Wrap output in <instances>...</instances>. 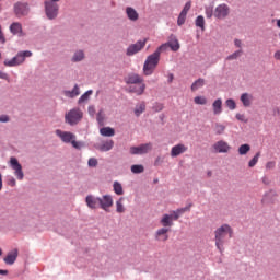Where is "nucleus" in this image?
Returning a JSON list of instances; mask_svg holds the SVG:
<instances>
[{
	"mask_svg": "<svg viewBox=\"0 0 280 280\" xmlns=\"http://www.w3.org/2000/svg\"><path fill=\"white\" fill-rule=\"evenodd\" d=\"M212 148L214 152H218L219 154H226V152H230L231 150V145L224 140L217 141Z\"/></svg>",
	"mask_w": 280,
	"mask_h": 280,
	"instance_id": "8",
	"label": "nucleus"
},
{
	"mask_svg": "<svg viewBox=\"0 0 280 280\" xmlns=\"http://www.w3.org/2000/svg\"><path fill=\"white\" fill-rule=\"evenodd\" d=\"M167 233H170V229L168 228L159 229L155 232V240L158 242H167L170 240V235Z\"/></svg>",
	"mask_w": 280,
	"mask_h": 280,
	"instance_id": "11",
	"label": "nucleus"
},
{
	"mask_svg": "<svg viewBox=\"0 0 280 280\" xmlns=\"http://www.w3.org/2000/svg\"><path fill=\"white\" fill-rule=\"evenodd\" d=\"M45 10H46L47 19H50V21L56 19V16H58V3L46 1Z\"/></svg>",
	"mask_w": 280,
	"mask_h": 280,
	"instance_id": "6",
	"label": "nucleus"
},
{
	"mask_svg": "<svg viewBox=\"0 0 280 280\" xmlns=\"http://www.w3.org/2000/svg\"><path fill=\"white\" fill-rule=\"evenodd\" d=\"M187 19V14L180 13L177 20V25H185V20Z\"/></svg>",
	"mask_w": 280,
	"mask_h": 280,
	"instance_id": "45",
	"label": "nucleus"
},
{
	"mask_svg": "<svg viewBox=\"0 0 280 280\" xmlns=\"http://www.w3.org/2000/svg\"><path fill=\"white\" fill-rule=\"evenodd\" d=\"M173 81H174V74H170L168 82H173Z\"/></svg>",
	"mask_w": 280,
	"mask_h": 280,
	"instance_id": "62",
	"label": "nucleus"
},
{
	"mask_svg": "<svg viewBox=\"0 0 280 280\" xmlns=\"http://www.w3.org/2000/svg\"><path fill=\"white\" fill-rule=\"evenodd\" d=\"M82 117H84V114L79 108H74L71 110V125L78 124L82 120Z\"/></svg>",
	"mask_w": 280,
	"mask_h": 280,
	"instance_id": "16",
	"label": "nucleus"
},
{
	"mask_svg": "<svg viewBox=\"0 0 280 280\" xmlns=\"http://www.w3.org/2000/svg\"><path fill=\"white\" fill-rule=\"evenodd\" d=\"M195 104L205 106V104H207V98H205V96H197L195 97Z\"/></svg>",
	"mask_w": 280,
	"mask_h": 280,
	"instance_id": "43",
	"label": "nucleus"
},
{
	"mask_svg": "<svg viewBox=\"0 0 280 280\" xmlns=\"http://www.w3.org/2000/svg\"><path fill=\"white\" fill-rule=\"evenodd\" d=\"M0 79L1 80H8V73L0 71Z\"/></svg>",
	"mask_w": 280,
	"mask_h": 280,
	"instance_id": "57",
	"label": "nucleus"
},
{
	"mask_svg": "<svg viewBox=\"0 0 280 280\" xmlns=\"http://www.w3.org/2000/svg\"><path fill=\"white\" fill-rule=\"evenodd\" d=\"M188 148L185 144L183 143L176 144L171 149V156L175 159L176 156H180V154H185Z\"/></svg>",
	"mask_w": 280,
	"mask_h": 280,
	"instance_id": "12",
	"label": "nucleus"
},
{
	"mask_svg": "<svg viewBox=\"0 0 280 280\" xmlns=\"http://www.w3.org/2000/svg\"><path fill=\"white\" fill-rule=\"evenodd\" d=\"M131 172L132 174H143V172H145V167L141 164H135L131 165Z\"/></svg>",
	"mask_w": 280,
	"mask_h": 280,
	"instance_id": "30",
	"label": "nucleus"
},
{
	"mask_svg": "<svg viewBox=\"0 0 280 280\" xmlns=\"http://www.w3.org/2000/svg\"><path fill=\"white\" fill-rule=\"evenodd\" d=\"M55 132L63 143H71V132L62 131L60 129H57Z\"/></svg>",
	"mask_w": 280,
	"mask_h": 280,
	"instance_id": "20",
	"label": "nucleus"
},
{
	"mask_svg": "<svg viewBox=\"0 0 280 280\" xmlns=\"http://www.w3.org/2000/svg\"><path fill=\"white\" fill-rule=\"evenodd\" d=\"M161 163H163V160H161V156H158L155 159L154 165H161Z\"/></svg>",
	"mask_w": 280,
	"mask_h": 280,
	"instance_id": "58",
	"label": "nucleus"
},
{
	"mask_svg": "<svg viewBox=\"0 0 280 280\" xmlns=\"http://www.w3.org/2000/svg\"><path fill=\"white\" fill-rule=\"evenodd\" d=\"M145 113V104L141 103L135 108V115L136 117H139L141 114Z\"/></svg>",
	"mask_w": 280,
	"mask_h": 280,
	"instance_id": "35",
	"label": "nucleus"
},
{
	"mask_svg": "<svg viewBox=\"0 0 280 280\" xmlns=\"http://www.w3.org/2000/svg\"><path fill=\"white\" fill-rule=\"evenodd\" d=\"M145 43H148V39L138 40L136 44H131L127 48V56H135V54H139V51L145 47Z\"/></svg>",
	"mask_w": 280,
	"mask_h": 280,
	"instance_id": "7",
	"label": "nucleus"
},
{
	"mask_svg": "<svg viewBox=\"0 0 280 280\" xmlns=\"http://www.w3.org/2000/svg\"><path fill=\"white\" fill-rule=\"evenodd\" d=\"M115 145V142L113 140H107L103 142V144L100 147L101 152H109V150H113Z\"/></svg>",
	"mask_w": 280,
	"mask_h": 280,
	"instance_id": "26",
	"label": "nucleus"
},
{
	"mask_svg": "<svg viewBox=\"0 0 280 280\" xmlns=\"http://www.w3.org/2000/svg\"><path fill=\"white\" fill-rule=\"evenodd\" d=\"M126 83L127 84H142L143 83V79L139 74H130L127 78Z\"/></svg>",
	"mask_w": 280,
	"mask_h": 280,
	"instance_id": "21",
	"label": "nucleus"
},
{
	"mask_svg": "<svg viewBox=\"0 0 280 280\" xmlns=\"http://www.w3.org/2000/svg\"><path fill=\"white\" fill-rule=\"evenodd\" d=\"M248 152H250V145L249 144H242L238 148V154H241V156H244V154H248Z\"/></svg>",
	"mask_w": 280,
	"mask_h": 280,
	"instance_id": "34",
	"label": "nucleus"
},
{
	"mask_svg": "<svg viewBox=\"0 0 280 280\" xmlns=\"http://www.w3.org/2000/svg\"><path fill=\"white\" fill-rule=\"evenodd\" d=\"M226 237L230 240L233 237V228H231V225L223 224L214 231V242L219 253H224V243L226 242Z\"/></svg>",
	"mask_w": 280,
	"mask_h": 280,
	"instance_id": "1",
	"label": "nucleus"
},
{
	"mask_svg": "<svg viewBox=\"0 0 280 280\" xmlns=\"http://www.w3.org/2000/svg\"><path fill=\"white\" fill-rule=\"evenodd\" d=\"M85 202L90 209H97L100 207V197L88 196Z\"/></svg>",
	"mask_w": 280,
	"mask_h": 280,
	"instance_id": "19",
	"label": "nucleus"
},
{
	"mask_svg": "<svg viewBox=\"0 0 280 280\" xmlns=\"http://www.w3.org/2000/svg\"><path fill=\"white\" fill-rule=\"evenodd\" d=\"M124 197H120L119 200L116 201V211L117 213H125L126 207H124Z\"/></svg>",
	"mask_w": 280,
	"mask_h": 280,
	"instance_id": "27",
	"label": "nucleus"
},
{
	"mask_svg": "<svg viewBox=\"0 0 280 280\" xmlns=\"http://www.w3.org/2000/svg\"><path fill=\"white\" fill-rule=\"evenodd\" d=\"M3 189V176L0 173V191Z\"/></svg>",
	"mask_w": 280,
	"mask_h": 280,
	"instance_id": "61",
	"label": "nucleus"
},
{
	"mask_svg": "<svg viewBox=\"0 0 280 280\" xmlns=\"http://www.w3.org/2000/svg\"><path fill=\"white\" fill-rule=\"evenodd\" d=\"M71 145L75 148V150H82L84 148V142L75 141V136L71 135Z\"/></svg>",
	"mask_w": 280,
	"mask_h": 280,
	"instance_id": "33",
	"label": "nucleus"
},
{
	"mask_svg": "<svg viewBox=\"0 0 280 280\" xmlns=\"http://www.w3.org/2000/svg\"><path fill=\"white\" fill-rule=\"evenodd\" d=\"M160 224H162V226H164V229L174 226V215L172 214H164L160 221Z\"/></svg>",
	"mask_w": 280,
	"mask_h": 280,
	"instance_id": "17",
	"label": "nucleus"
},
{
	"mask_svg": "<svg viewBox=\"0 0 280 280\" xmlns=\"http://www.w3.org/2000/svg\"><path fill=\"white\" fill-rule=\"evenodd\" d=\"M213 114L220 115L222 113V98H218L212 104Z\"/></svg>",
	"mask_w": 280,
	"mask_h": 280,
	"instance_id": "24",
	"label": "nucleus"
},
{
	"mask_svg": "<svg viewBox=\"0 0 280 280\" xmlns=\"http://www.w3.org/2000/svg\"><path fill=\"white\" fill-rule=\"evenodd\" d=\"M72 97H78L80 95V88L78 85H74L73 90L71 91Z\"/></svg>",
	"mask_w": 280,
	"mask_h": 280,
	"instance_id": "51",
	"label": "nucleus"
},
{
	"mask_svg": "<svg viewBox=\"0 0 280 280\" xmlns=\"http://www.w3.org/2000/svg\"><path fill=\"white\" fill-rule=\"evenodd\" d=\"M153 144L152 142H148L144 144H140L138 147H131L129 149L130 154H148V152H152Z\"/></svg>",
	"mask_w": 280,
	"mask_h": 280,
	"instance_id": "5",
	"label": "nucleus"
},
{
	"mask_svg": "<svg viewBox=\"0 0 280 280\" xmlns=\"http://www.w3.org/2000/svg\"><path fill=\"white\" fill-rule=\"evenodd\" d=\"M172 215H173V220H178V218H180L178 210L173 211Z\"/></svg>",
	"mask_w": 280,
	"mask_h": 280,
	"instance_id": "55",
	"label": "nucleus"
},
{
	"mask_svg": "<svg viewBox=\"0 0 280 280\" xmlns=\"http://www.w3.org/2000/svg\"><path fill=\"white\" fill-rule=\"evenodd\" d=\"M11 168L14 171V175L18 180H23L25 178V174L23 173V166L19 163V160L14 156L10 158Z\"/></svg>",
	"mask_w": 280,
	"mask_h": 280,
	"instance_id": "4",
	"label": "nucleus"
},
{
	"mask_svg": "<svg viewBox=\"0 0 280 280\" xmlns=\"http://www.w3.org/2000/svg\"><path fill=\"white\" fill-rule=\"evenodd\" d=\"M66 121H67V124H71V112H68L66 114Z\"/></svg>",
	"mask_w": 280,
	"mask_h": 280,
	"instance_id": "56",
	"label": "nucleus"
},
{
	"mask_svg": "<svg viewBox=\"0 0 280 280\" xmlns=\"http://www.w3.org/2000/svg\"><path fill=\"white\" fill-rule=\"evenodd\" d=\"M236 119L238 121H243L244 124L248 122V119H246V116L244 114H236Z\"/></svg>",
	"mask_w": 280,
	"mask_h": 280,
	"instance_id": "48",
	"label": "nucleus"
},
{
	"mask_svg": "<svg viewBox=\"0 0 280 280\" xmlns=\"http://www.w3.org/2000/svg\"><path fill=\"white\" fill-rule=\"evenodd\" d=\"M187 211H191V205L177 209V212H179V215H183V213H187Z\"/></svg>",
	"mask_w": 280,
	"mask_h": 280,
	"instance_id": "46",
	"label": "nucleus"
},
{
	"mask_svg": "<svg viewBox=\"0 0 280 280\" xmlns=\"http://www.w3.org/2000/svg\"><path fill=\"white\" fill-rule=\"evenodd\" d=\"M214 16L215 19H225V16H229V7L226 4L217 7L214 10Z\"/></svg>",
	"mask_w": 280,
	"mask_h": 280,
	"instance_id": "13",
	"label": "nucleus"
},
{
	"mask_svg": "<svg viewBox=\"0 0 280 280\" xmlns=\"http://www.w3.org/2000/svg\"><path fill=\"white\" fill-rule=\"evenodd\" d=\"M168 47L172 49V51H178L180 49V44L178 43V39L174 38L171 39L168 43H166Z\"/></svg>",
	"mask_w": 280,
	"mask_h": 280,
	"instance_id": "28",
	"label": "nucleus"
},
{
	"mask_svg": "<svg viewBox=\"0 0 280 280\" xmlns=\"http://www.w3.org/2000/svg\"><path fill=\"white\" fill-rule=\"evenodd\" d=\"M0 43L5 44V35H3V31L1 30V25H0Z\"/></svg>",
	"mask_w": 280,
	"mask_h": 280,
	"instance_id": "54",
	"label": "nucleus"
},
{
	"mask_svg": "<svg viewBox=\"0 0 280 280\" xmlns=\"http://www.w3.org/2000/svg\"><path fill=\"white\" fill-rule=\"evenodd\" d=\"M91 95H93V91L90 90L88 92H85L83 95H81V97L79 98V104H82L84 102H86L89 100V97H91Z\"/></svg>",
	"mask_w": 280,
	"mask_h": 280,
	"instance_id": "40",
	"label": "nucleus"
},
{
	"mask_svg": "<svg viewBox=\"0 0 280 280\" xmlns=\"http://www.w3.org/2000/svg\"><path fill=\"white\" fill-rule=\"evenodd\" d=\"M126 14L129 21H139V13L137 12V10L132 9V7H128L126 9Z\"/></svg>",
	"mask_w": 280,
	"mask_h": 280,
	"instance_id": "22",
	"label": "nucleus"
},
{
	"mask_svg": "<svg viewBox=\"0 0 280 280\" xmlns=\"http://www.w3.org/2000/svg\"><path fill=\"white\" fill-rule=\"evenodd\" d=\"M167 49H170V46L167 43H165V44H162L160 47H158L154 54H158V56L161 58V54H163V51H167Z\"/></svg>",
	"mask_w": 280,
	"mask_h": 280,
	"instance_id": "36",
	"label": "nucleus"
},
{
	"mask_svg": "<svg viewBox=\"0 0 280 280\" xmlns=\"http://www.w3.org/2000/svg\"><path fill=\"white\" fill-rule=\"evenodd\" d=\"M160 61H161V57L159 56V52H153L149 55L143 65L144 75H152L156 67H159Z\"/></svg>",
	"mask_w": 280,
	"mask_h": 280,
	"instance_id": "2",
	"label": "nucleus"
},
{
	"mask_svg": "<svg viewBox=\"0 0 280 280\" xmlns=\"http://www.w3.org/2000/svg\"><path fill=\"white\" fill-rule=\"evenodd\" d=\"M276 163L275 161L267 162L266 168L267 170H275Z\"/></svg>",
	"mask_w": 280,
	"mask_h": 280,
	"instance_id": "53",
	"label": "nucleus"
},
{
	"mask_svg": "<svg viewBox=\"0 0 280 280\" xmlns=\"http://www.w3.org/2000/svg\"><path fill=\"white\" fill-rule=\"evenodd\" d=\"M0 121H1L2 124H8V121H10V116H8V115H1V116H0Z\"/></svg>",
	"mask_w": 280,
	"mask_h": 280,
	"instance_id": "52",
	"label": "nucleus"
},
{
	"mask_svg": "<svg viewBox=\"0 0 280 280\" xmlns=\"http://www.w3.org/2000/svg\"><path fill=\"white\" fill-rule=\"evenodd\" d=\"M205 86V79H198L191 85V91H198V89H202Z\"/></svg>",
	"mask_w": 280,
	"mask_h": 280,
	"instance_id": "32",
	"label": "nucleus"
},
{
	"mask_svg": "<svg viewBox=\"0 0 280 280\" xmlns=\"http://www.w3.org/2000/svg\"><path fill=\"white\" fill-rule=\"evenodd\" d=\"M0 275H8V270L0 269Z\"/></svg>",
	"mask_w": 280,
	"mask_h": 280,
	"instance_id": "63",
	"label": "nucleus"
},
{
	"mask_svg": "<svg viewBox=\"0 0 280 280\" xmlns=\"http://www.w3.org/2000/svg\"><path fill=\"white\" fill-rule=\"evenodd\" d=\"M104 119H105V117H104V112H103V110H100V112L97 113V116H96V120L98 121V125H100V126H104Z\"/></svg>",
	"mask_w": 280,
	"mask_h": 280,
	"instance_id": "41",
	"label": "nucleus"
},
{
	"mask_svg": "<svg viewBox=\"0 0 280 280\" xmlns=\"http://www.w3.org/2000/svg\"><path fill=\"white\" fill-rule=\"evenodd\" d=\"M16 16H27L30 14V5L25 2H18L14 5Z\"/></svg>",
	"mask_w": 280,
	"mask_h": 280,
	"instance_id": "9",
	"label": "nucleus"
},
{
	"mask_svg": "<svg viewBox=\"0 0 280 280\" xmlns=\"http://www.w3.org/2000/svg\"><path fill=\"white\" fill-rule=\"evenodd\" d=\"M83 58H84V51L77 50L72 57V60H73V62H82Z\"/></svg>",
	"mask_w": 280,
	"mask_h": 280,
	"instance_id": "31",
	"label": "nucleus"
},
{
	"mask_svg": "<svg viewBox=\"0 0 280 280\" xmlns=\"http://www.w3.org/2000/svg\"><path fill=\"white\" fill-rule=\"evenodd\" d=\"M196 26L200 27V30H202V32H205V18L202 15H199L196 19Z\"/></svg>",
	"mask_w": 280,
	"mask_h": 280,
	"instance_id": "38",
	"label": "nucleus"
},
{
	"mask_svg": "<svg viewBox=\"0 0 280 280\" xmlns=\"http://www.w3.org/2000/svg\"><path fill=\"white\" fill-rule=\"evenodd\" d=\"M89 167H97V159L91 158L88 162Z\"/></svg>",
	"mask_w": 280,
	"mask_h": 280,
	"instance_id": "47",
	"label": "nucleus"
},
{
	"mask_svg": "<svg viewBox=\"0 0 280 280\" xmlns=\"http://www.w3.org/2000/svg\"><path fill=\"white\" fill-rule=\"evenodd\" d=\"M114 191L117 196H124V186H121V183L114 182Z\"/></svg>",
	"mask_w": 280,
	"mask_h": 280,
	"instance_id": "29",
	"label": "nucleus"
},
{
	"mask_svg": "<svg viewBox=\"0 0 280 280\" xmlns=\"http://www.w3.org/2000/svg\"><path fill=\"white\" fill-rule=\"evenodd\" d=\"M228 108H230V110H235L236 108V104H235V101H233L232 98H229L226 102H225Z\"/></svg>",
	"mask_w": 280,
	"mask_h": 280,
	"instance_id": "44",
	"label": "nucleus"
},
{
	"mask_svg": "<svg viewBox=\"0 0 280 280\" xmlns=\"http://www.w3.org/2000/svg\"><path fill=\"white\" fill-rule=\"evenodd\" d=\"M234 45H235L236 47H242V40L235 39Z\"/></svg>",
	"mask_w": 280,
	"mask_h": 280,
	"instance_id": "60",
	"label": "nucleus"
},
{
	"mask_svg": "<svg viewBox=\"0 0 280 280\" xmlns=\"http://www.w3.org/2000/svg\"><path fill=\"white\" fill-rule=\"evenodd\" d=\"M259 156H261V153H256V155L249 161L248 167H255L257 163H259Z\"/></svg>",
	"mask_w": 280,
	"mask_h": 280,
	"instance_id": "39",
	"label": "nucleus"
},
{
	"mask_svg": "<svg viewBox=\"0 0 280 280\" xmlns=\"http://www.w3.org/2000/svg\"><path fill=\"white\" fill-rule=\"evenodd\" d=\"M273 58L280 60V49L275 52Z\"/></svg>",
	"mask_w": 280,
	"mask_h": 280,
	"instance_id": "59",
	"label": "nucleus"
},
{
	"mask_svg": "<svg viewBox=\"0 0 280 280\" xmlns=\"http://www.w3.org/2000/svg\"><path fill=\"white\" fill-rule=\"evenodd\" d=\"M145 92V83H137L129 86V93H136V95H143Z\"/></svg>",
	"mask_w": 280,
	"mask_h": 280,
	"instance_id": "15",
	"label": "nucleus"
},
{
	"mask_svg": "<svg viewBox=\"0 0 280 280\" xmlns=\"http://www.w3.org/2000/svg\"><path fill=\"white\" fill-rule=\"evenodd\" d=\"M19 257V249H13L10 252L7 257H4V262L8 264L9 266H12L14 261H16V258Z\"/></svg>",
	"mask_w": 280,
	"mask_h": 280,
	"instance_id": "18",
	"label": "nucleus"
},
{
	"mask_svg": "<svg viewBox=\"0 0 280 280\" xmlns=\"http://www.w3.org/2000/svg\"><path fill=\"white\" fill-rule=\"evenodd\" d=\"M242 56V50H236L234 54L226 57V60H237Z\"/></svg>",
	"mask_w": 280,
	"mask_h": 280,
	"instance_id": "42",
	"label": "nucleus"
},
{
	"mask_svg": "<svg viewBox=\"0 0 280 280\" xmlns=\"http://www.w3.org/2000/svg\"><path fill=\"white\" fill-rule=\"evenodd\" d=\"M89 112L90 113H95V108L94 107H89Z\"/></svg>",
	"mask_w": 280,
	"mask_h": 280,
	"instance_id": "64",
	"label": "nucleus"
},
{
	"mask_svg": "<svg viewBox=\"0 0 280 280\" xmlns=\"http://www.w3.org/2000/svg\"><path fill=\"white\" fill-rule=\"evenodd\" d=\"M100 135H102V137H115V129L110 127H103L100 129Z\"/></svg>",
	"mask_w": 280,
	"mask_h": 280,
	"instance_id": "25",
	"label": "nucleus"
},
{
	"mask_svg": "<svg viewBox=\"0 0 280 280\" xmlns=\"http://www.w3.org/2000/svg\"><path fill=\"white\" fill-rule=\"evenodd\" d=\"M10 32L13 34V36H25L23 33V25H21L19 22H13L10 25Z\"/></svg>",
	"mask_w": 280,
	"mask_h": 280,
	"instance_id": "14",
	"label": "nucleus"
},
{
	"mask_svg": "<svg viewBox=\"0 0 280 280\" xmlns=\"http://www.w3.org/2000/svg\"><path fill=\"white\" fill-rule=\"evenodd\" d=\"M98 207H101V209H103L104 211H108V209L113 207V196L105 195L102 198H100Z\"/></svg>",
	"mask_w": 280,
	"mask_h": 280,
	"instance_id": "10",
	"label": "nucleus"
},
{
	"mask_svg": "<svg viewBox=\"0 0 280 280\" xmlns=\"http://www.w3.org/2000/svg\"><path fill=\"white\" fill-rule=\"evenodd\" d=\"M224 130H226V126L222 124H215L214 126L215 135H224Z\"/></svg>",
	"mask_w": 280,
	"mask_h": 280,
	"instance_id": "37",
	"label": "nucleus"
},
{
	"mask_svg": "<svg viewBox=\"0 0 280 280\" xmlns=\"http://www.w3.org/2000/svg\"><path fill=\"white\" fill-rule=\"evenodd\" d=\"M33 54L30 50H22L12 59L4 60V67H19L25 62V58H32Z\"/></svg>",
	"mask_w": 280,
	"mask_h": 280,
	"instance_id": "3",
	"label": "nucleus"
},
{
	"mask_svg": "<svg viewBox=\"0 0 280 280\" xmlns=\"http://www.w3.org/2000/svg\"><path fill=\"white\" fill-rule=\"evenodd\" d=\"M241 102H242L243 106H245V108H248V106H250V104H253V95H250L248 93H243L241 95Z\"/></svg>",
	"mask_w": 280,
	"mask_h": 280,
	"instance_id": "23",
	"label": "nucleus"
},
{
	"mask_svg": "<svg viewBox=\"0 0 280 280\" xmlns=\"http://www.w3.org/2000/svg\"><path fill=\"white\" fill-rule=\"evenodd\" d=\"M213 8L209 7V8H206V16L207 19H211V16H213Z\"/></svg>",
	"mask_w": 280,
	"mask_h": 280,
	"instance_id": "50",
	"label": "nucleus"
},
{
	"mask_svg": "<svg viewBox=\"0 0 280 280\" xmlns=\"http://www.w3.org/2000/svg\"><path fill=\"white\" fill-rule=\"evenodd\" d=\"M189 10H191V2H187L184 7V9L182 10V14H186L187 12H189Z\"/></svg>",
	"mask_w": 280,
	"mask_h": 280,
	"instance_id": "49",
	"label": "nucleus"
}]
</instances>
